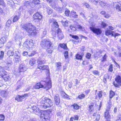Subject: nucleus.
I'll return each instance as SVG.
<instances>
[{
  "label": "nucleus",
  "instance_id": "44",
  "mask_svg": "<svg viewBox=\"0 0 121 121\" xmlns=\"http://www.w3.org/2000/svg\"><path fill=\"white\" fill-rule=\"evenodd\" d=\"M82 31H84L85 30L84 28L79 25L77 26Z\"/></svg>",
  "mask_w": 121,
  "mask_h": 121
},
{
  "label": "nucleus",
  "instance_id": "64",
  "mask_svg": "<svg viewBox=\"0 0 121 121\" xmlns=\"http://www.w3.org/2000/svg\"><path fill=\"white\" fill-rule=\"evenodd\" d=\"M64 94L65 95H64V96L67 99H69L70 98L69 97V96L67 95L65 93H64Z\"/></svg>",
  "mask_w": 121,
  "mask_h": 121
},
{
  "label": "nucleus",
  "instance_id": "23",
  "mask_svg": "<svg viewBox=\"0 0 121 121\" xmlns=\"http://www.w3.org/2000/svg\"><path fill=\"white\" fill-rule=\"evenodd\" d=\"M105 33L106 35L108 36L109 35H111L112 36L114 35V32L110 30H106L105 31Z\"/></svg>",
  "mask_w": 121,
  "mask_h": 121
},
{
  "label": "nucleus",
  "instance_id": "14",
  "mask_svg": "<svg viewBox=\"0 0 121 121\" xmlns=\"http://www.w3.org/2000/svg\"><path fill=\"white\" fill-rule=\"evenodd\" d=\"M26 67L25 64H22L20 65L19 68L20 72H24L26 70Z\"/></svg>",
  "mask_w": 121,
  "mask_h": 121
},
{
  "label": "nucleus",
  "instance_id": "16",
  "mask_svg": "<svg viewBox=\"0 0 121 121\" xmlns=\"http://www.w3.org/2000/svg\"><path fill=\"white\" fill-rule=\"evenodd\" d=\"M54 100L55 104L56 105H58L60 102V100L59 96L58 94H56L54 96Z\"/></svg>",
  "mask_w": 121,
  "mask_h": 121
},
{
  "label": "nucleus",
  "instance_id": "5",
  "mask_svg": "<svg viewBox=\"0 0 121 121\" xmlns=\"http://www.w3.org/2000/svg\"><path fill=\"white\" fill-rule=\"evenodd\" d=\"M52 44L50 40L48 39H42L40 45L43 48H45L46 47Z\"/></svg>",
  "mask_w": 121,
  "mask_h": 121
},
{
  "label": "nucleus",
  "instance_id": "36",
  "mask_svg": "<svg viewBox=\"0 0 121 121\" xmlns=\"http://www.w3.org/2000/svg\"><path fill=\"white\" fill-rule=\"evenodd\" d=\"M104 117L107 119L110 117V116L109 114V113L108 111H107L106 112H105Z\"/></svg>",
  "mask_w": 121,
  "mask_h": 121
},
{
  "label": "nucleus",
  "instance_id": "13",
  "mask_svg": "<svg viewBox=\"0 0 121 121\" xmlns=\"http://www.w3.org/2000/svg\"><path fill=\"white\" fill-rule=\"evenodd\" d=\"M11 23V20L10 19L9 20L6 22V26L7 27H6L5 29L6 32V33H8V35L9 34V32L11 30V28L9 27L10 26Z\"/></svg>",
  "mask_w": 121,
  "mask_h": 121
},
{
  "label": "nucleus",
  "instance_id": "25",
  "mask_svg": "<svg viewBox=\"0 0 121 121\" xmlns=\"http://www.w3.org/2000/svg\"><path fill=\"white\" fill-rule=\"evenodd\" d=\"M7 40V38L5 37L2 38L0 40V43L2 44H3L4 43L6 42Z\"/></svg>",
  "mask_w": 121,
  "mask_h": 121
},
{
  "label": "nucleus",
  "instance_id": "6",
  "mask_svg": "<svg viewBox=\"0 0 121 121\" xmlns=\"http://www.w3.org/2000/svg\"><path fill=\"white\" fill-rule=\"evenodd\" d=\"M0 77L3 78L5 81L9 79V77L7 74V72L1 67H0Z\"/></svg>",
  "mask_w": 121,
  "mask_h": 121
},
{
  "label": "nucleus",
  "instance_id": "4",
  "mask_svg": "<svg viewBox=\"0 0 121 121\" xmlns=\"http://www.w3.org/2000/svg\"><path fill=\"white\" fill-rule=\"evenodd\" d=\"M49 22L51 23H52V35L53 37H54L55 36L56 34V30L59 29L58 28L59 25L58 24L57 22L54 21V20L52 19H50Z\"/></svg>",
  "mask_w": 121,
  "mask_h": 121
},
{
  "label": "nucleus",
  "instance_id": "51",
  "mask_svg": "<svg viewBox=\"0 0 121 121\" xmlns=\"http://www.w3.org/2000/svg\"><path fill=\"white\" fill-rule=\"evenodd\" d=\"M85 96V95L83 94L79 95L78 96V98L81 99H82L84 98Z\"/></svg>",
  "mask_w": 121,
  "mask_h": 121
},
{
  "label": "nucleus",
  "instance_id": "34",
  "mask_svg": "<svg viewBox=\"0 0 121 121\" xmlns=\"http://www.w3.org/2000/svg\"><path fill=\"white\" fill-rule=\"evenodd\" d=\"M109 76L108 74H105L104 75V76L103 81L105 83H106L107 82V78H108Z\"/></svg>",
  "mask_w": 121,
  "mask_h": 121
},
{
  "label": "nucleus",
  "instance_id": "18",
  "mask_svg": "<svg viewBox=\"0 0 121 121\" xmlns=\"http://www.w3.org/2000/svg\"><path fill=\"white\" fill-rule=\"evenodd\" d=\"M34 19H38L39 20H40L42 17L41 15L39 13H36L33 16Z\"/></svg>",
  "mask_w": 121,
  "mask_h": 121
},
{
  "label": "nucleus",
  "instance_id": "43",
  "mask_svg": "<svg viewBox=\"0 0 121 121\" xmlns=\"http://www.w3.org/2000/svg\"><path fill=\"white\" fill-rule=\"evenodd\" d=\"M12 45V43L10 42H8L7 44V45L6 47L7 48H10L11 47Z\"/></svg>",
  "mask_w": 121,
  "mask_h": 121
},
{
  "label": "nucleus",
  "instance_id": "48",
  "mask_svg": "<svg viewBox=\"0 0 121 121\" xmlns=\"http://www.w3.org/2000/svg\"><path fill=\"white\" fill-rule=\"evenodd\" d=\"M116 121H121V115H119L117 116Z\"/></svg>",
  "mask_w": 121,
  "mask_h": 121
},
{
  "label": "nucleus",
  "instance_id": "49",
  "mask_svg": "<svg viewBox=\"0 0 121 121\" xmlns=\"http://www.w3.org/2000/svg\"><path fill=\"white\" fill-rule=\"evenodd\" d=\"M99 0H90L92 2H94V3L96 5L97 4L98 1Z\"/></svg>",
  "mask_w": 121,
  "mask_h": 121
},
{
  "label": "nucleus",
  "instance_id": "52",
  "mask_svg": "<svg viewBox=\"0 0 121 121\" xmlns=\"http://www.w3.org/2000/svg\"><path fill=\"white\" fill-rule=\"evenodd\" d=\"M95 75H98L99 73V72L97 70H94L92 72Z\"/></svg>",
  "mask_w": 121,
  "mask_h": 121
},
{
  "label": "nucleus",
  "instance_id": "46",
  "mask_svg": "<svg viewBox=\"0 0 121 121\" xmlns=\"http://www.w3.org/2000/svg\"><path fill=\"white\" fill-rule=\"evenodd\" d=\"M70 29L73 31H75L76 30V28L73 25H71L70 26Z\"/></svg>",
  "mask_w": 121,
  "mask_h": 121
},
{
  "label": "nucleus",
  "instance_id": "41",
  "mask_svg": "<svg viewBox=\"0 0 121 121\" xmlns=\"http://www.w3.org/2000/svg\"><path fill=\"white\" fill-rule=\"evenodd\" d=\"M4 54L3 52L1 51L0 53V59L1 60L4 57Z\"/></svg>",
  "mask_w": 121,
  "mask_h": 121
},
{
  "label": "nucleus",
  "instance_id": "10",
  "mask_svg": "<svg viewBox=\"0 0 121 121\" xmlns=\"http://www.w3.org/2000/svg\"><path fill=\"white\" fill-rule=\"evenodd\" d=\"M90 29L94 33L96 34L97 35H100L102 33L101 30L99 28L91 27H90Z\"/></svg>",
  "mask_w": 121,
  "mask_h": 121
},
{
  "label": "nucleus",
  "instance_id": "50",
  "mask_svg": "<svg viewBox=\"0 0 121 121\" xmlns=\"http://www.w3.org/2000/svg\"><path fill=\"white\" fill-rule=\"evenodd\" d=\"M108 71L110 72H112L113 71L112 65H110Z\"/></svg>",
  "mask_w": 121,
  "mask_h": 121
},
{
  "label": "nucleus",
  "instance_id": "31",
  "mask_svg": "<svg viewBox=\"0 0 121 121\" xmlns=\"http://www.w3.org/2000/svg\"><path fill=\"white\" fill-rule=\"evenodd\" d=\"M59 45L61 48H63L64 49H66L67 48V47L66 44L64 43L63 44H59Z\"/></svg>",
  "mask_w": 121,
  "mask_h": 121
},
{
  "label": "nucleus",
  "instance_id": "9",
  "mask_svg": "<svg viewBox=\"0 0 121 121\" xmlns=\"http://www.w3.org/2000/svg\"><path fill=\"white\" fill-rule=\"evenodd\" d=\"M33 45V40H26L24 43L23 46L24 47H26V48L31 47Z\"/></svg>",
  "mask_w": 121,
  "mask_h": 121
},
{
  "label": "nucleus",
  "instance_id": "8",
  "mask_svg": "<svg viewBox=\"0 0 121 121\" xmlns=\"http://www.w3.org/2000/svg\"><path fill=\"white\" fill-rule=\"evenodd\" d=\"M40 117L44 121H48L49 119L48 113L46 111H43L40 114Z\"/></svg>",
  "mask_w": 121,
  "mask_h": 121
},
{
  "label": "nucleus",
  "instance_id": "15",
  "mask_svg": "<svg viewBox=\"0 0 121 121\" xmlns=\"http://www.w3.org/2000/svg\"><path fill=\"white\" fill-rule=\"evenodd\" d=\"M57 36L60 40L64 38V35L62 33L61 30L60 29H58L57 31Z\"/></svg>",
  "mask_w": 121,
  "mask_h": 121
},
{
  "label": "nucleus",
  "instance_id": "39",
  "mask_svg": "<svg viewBox=\"0 0 121 121\" xmlns=\"http://www.w3.org/2000/svg\"><path fill=\"white\" fill-rule=\"evenodd\" d=\"M19 17L17 16H15L13 18V22H16L19 19Z\"/></svg>",
  "mask_w": 121,
  "mask_h": 121
},
{
  "label": "nucleus",
  "instance_id": "1",
  "mask_svg": "<svg viewBox=\"0 0 121 121\" xmlns=\"http://www.w3.org/2000/svg\"><path fill=\"white\" fill-rule=\"evenodd\" d=\"M51 86V81L49 78H48L46 81H42L40 82L37 83L34 86V88L39 89L40 88H43L48 90L50 88Z\"/></svg>",
  "mask_w": 121,
  "mask_h": 121
},
{
  "label": "nucleus",
  "instance_id": "60",
  "mask_svg": "<svg viewBox=\"0 0 121 121\" xmlns=\"http://www.w3.org/2000/svg\"><path fill=\"white\" fill-rule=\"evenodd\" d=\"M101 25L103 27H105L107 26V24L106 23L103 22H102Z\"/></svg>",
  "mask_w": 121,
  "mask_h": 121
},
{
  "label": "nucleus",
  "instance_id": "57",
  "mask_svg": "<svg viewBox=\"0 0 121 121\" xmlns=\"http://www.w3.org/2000/svg\"><path fill=\"white\" fill-rule=\"evenodd\" d=\"M73 118L74 120H78V117L77 115H74L73 117Z\"/></svg>",
  "mask_w": 121,
  "mask_h": 121
},
{
  "label": "nucleus",
  "instance_id": "61",
  "mask_svg": "<svg viewBox=\"0 0 121 121\" xmlns=\"http://www.w3.org/2000/svg\"><path fill=\"white\" fill-rule=\"evenodd\" d=\"M18 84L20 86H21V87L23 85V83L21 81H19L18 82Z\"/></svg>",
  "mask_w": 121,
  "mask_h": 121
},
{
  "label": "nucleus",
  "instance_id": "45",
  "mask_svg": "<svg viewBox=\"0 0 121 121\" xmlns=\"http://www.w3.org/2000/svg\"><path fill=\"white\" fill-rule=\"evenodd\" d=\"M70 35L74 39L77 40H78L79 39L77 35H72L71 34H70Z\"/></svg>",
  "mask_w": 121,
  "mask_h": 121
},
{
  "label": "nucleus",
  "instance_id": "42",
  "mask_svg": "<svg viewBox=\"0 0 121 121\" xmlns=\"http://www.w3.org/2000/svg\"><path fill=\"white\" fill-rule=\"evenodd\" d=\"M107 57V56L106 54H104L103 57L101 61L102 62H103L106 61V58Z\"/></svg>",
  "mask_w": 121,
  "mask_h": 121
},
{
  "label": "nucleus",
  "instance_id": "11",
  "mask_svg": "<svg viewBox=\"0 0 121 121\" xmlns=\"http://www.w3.org/2000/svg\"><path fill=\"white\" fill-rule=\"evenodd\" d=\"M115 80L117 84L114 83L113 84L115 86L117 87H118V85L121 86V77L120 76H117L115 79Z\"/></svg>",
  "mask_w": 121,
  "mask_h": 121
},
{
  "label": "nucleus",
  "instance_id": "54",
  "mask_svg": "<svg viewBox=\"0 0 121 121\" xmlns=\"http://www.w3.org/2000/svg\"><path fill=\"white\" fill-rule=\"evenodd\" d=\"M102 92L101 91H99L97 94L99 97V98L101 97L102 96Z\"/></svg>",
  "mask_w": 121,
  "mask_h": 121
},
{
  "label": "nucleus",
  "instance_id": "29",
  "mask_svg": "<svg viewBox=\"0 0 121 121\" xmlns=\"http://www.w3.org/2000/svg\"><path fill=\"white\" fill-rule=\"evenodd\" d=\"M71 14L72 16L75 18H77L78 17V15L77 14L76 12L73 11H72L71 12Z\"/></svg>",
  "mask_w": 121,
  "mask_h": 121
},
{
  "label": "nucleus",
  "instance_id": "21",
  "mask_svg": "<svg viewBox=\"0 0 121 121\" xmlns=\"http://www.w3.org/2000/svg\"><path fill=\"white\" fill-rule=\"evenodd\" d=\"M84 55V53L82 52L81 55L77 54L76 55V58L77 60H81L82 59L83 56Z\"/></svg>",
  "mask_w": 121,
  "mask_h": 121
},
{
  "label": "nucleus",
  "instance_id": "28",
  "mask_svg": "<svg viewBox=\"0 0 121 121\" xmlns=\"http://www.w3.org/2000/svg\"><path fill=\"white\" fill-rule=\"evenodd\" d=\"M62 25L64 26H67L68 25V21L67 20L66 21H61Z\"/></svg>",
  "mask_w": 121,
  "mask_h": 121
},
{
  "label": "nucleus",
  "instance_id": "19",
  "mask_svg": "<svg viewBox=\"0 0 121 121\" xmlns=\"http://www.w3.org/2000/svg\"><path fill=\"white\" fill-rule=\"evenodd\" d=\"M53 46L52 44L51 45L46 47V48H47L46 51L47 52L50 54H51L52 53Z\"/></svg>",
  "mask_w": 121,
  "mask_h": 121
},
{
  "label": "nucleus",
  "instance_id": "59",
  "mask_svg": "<svg viewBox=\"0 0 121 121\" xmlns=\"http://www.w3.org/2000/svg\"><path fill=\"white\" fill-rule=\"evenodd\" d=\"M56 115L58 117H60L62 115V113L60 112H57Z\"/></svg>",
  "mask_w": 121,
  "mask_h": 121
},
{
  "label": "nucleus",
  "instance_id": "30",
  "mask_svg": "<svg viewBox=\"0 0 121 121\" xmlns=\"http://www.w3.org/2000/svg\"><path fill=\"white\" fill-rule=\"evenodd\" d=\"M56 9L60 13H61L64 12V9L63 8H61L59 7H58L57 9Z\"/></svg>",
  "mask_w": 121,
  "mask_h": 121
},
{
  "label": "nucleus",
  "instance_id": "37",
  "mask_svg": "<svg viewBox=\"0 0 121 121\" xmlns=\"http://www.w3.org/2000/svg\"><path fill=\"white\" fill-rule=\"evenodd\" d=\"M32 3L34 4H38L40 3V1L39 0H33Z\"/></svg>",
  "mask_w": 121,
  "mask_h": 121
},
{
  "label": "nucleus",
  "instance_id": "62",
  "mask_svg": "<svg viewBox=\"0 0 121 121\" xmlns=\"http://www.w3.org/2000/svg\"><path fill=\"white\" fill-rule=\"evenodd\" d=\"M0 5L2 6L4 5V2L3 0H0Z\"/></svg>",
  "mask_w": 121,
  "mask_h": 121
},
{
  "label": "nucleus",
  "instance_id": "17",
  "mask_svg": "<svg viewBox=\"0 0 121 121\" xmlns=\"http://www.w3.org/2000/svg\"><path fill=\"white\" fill-rule=\"evenodd\" d=\"M113 6L117 10L119 11H121V2H119L117 3H115L114 4Z\"/></svg>",
  "mask_w": 121,
  "mask_h": 121
},
{
  "label": "nucleus",
  "instance_id": "7",
  "mask_svg": "<svg viewBox=\"0 0 121 121\" xmlns=\"http://www.w3.org/2000/svg\"><path fill=\"white\" fill-rule=\"evenodd\" d=\"M46 60H39L38 61V65L37 66L38 69H40L44 70L48 69V65L41 66L40 65H42L45 63Z\"/></svg>",
  "mask_w": 121,
  "mask_h": 121
},
{
  "label": "nucleus",
  "instance_id": "24",
  "mask_svg": "<svg viewBox=\"0 0 121 121\" xmlns=\"http://www.w3.org/2000/svg\"><path fill=\"white\" fill-rule=\"evenodd\" d=\"M31 4L30 0H26L24 3V5L26 7H28Z\"/></svg>",
  "mask_w": 121,
  "mask_h": 121
},
{
  "label": "nucleus",
  "instance_id": "47",
  "mask_svg": "<svg viewBox=\"0 0 121 121\" xmlns=\"http://www.w3.org/2000/svg\"><path fill=\"white\" fill-rule=\"evenodd\" d=\"M91 56V54L89 53H87L86 55V58L89 59L90 58Z\"/></svg>",
  "mask_w": 121,
  "mask_h": 121
},
{
  "label": "nucleus",
  "instance_id": "2",
  "mask_svg": "<svg viewBox=\"0 0 121 121\" xmlns=\"http://www.w3.org/2000/svg\"><path fill=\"white\" fill-rule=\"evenodd\" d=\"M40 105L44 108H49L52 106V101L47 97H43L41 99Z\"/></svg>",
  "mask_w": 121,
  "mask_h": 121
},
{
  "label": "nucleus",
  "instance_id": "35",
  "mask_svg": "<svg viewBox=\"0 0 121 121\" xmlns=\"http://www.w3.org/2000/svg\"><path fill=\"white\" fill-rule=\"evenodd\" d=\"M70 13V11L67 9H65V15L67 17L69 16Z\"/></svg>",
  "mask_w": 121,
  "mask_h": 121
},
{
  "label": "nucleus",
  "instance_id": "12",
  "mask_svg": "<svg viewBox=\"0 0 121 121\" xmlns=\"http://www.w3.org/2000/svg\"><path fill=\"white\" fill-rule=\"evenodd\" d=\"M28 94H24L21 95H19L17 96L15 99L18 101H21L23 99H24L27 96Z\"/></svg>",
  "mask_w": 121,
  "mask_h": 121
},
{
  "label": "nucleus",
  "instance_id": "3",
  "mask_svg": "<svg viewBox=\"0 0 121 121\" xmlns=\"http://www.w3.org/2000/svg\"><path fill=\"white\" fill-rule=\"evenodd\" d=\"M22 27L30 35L33 33L35 29V26L31 23L24 24L22 26Z\"/></svg>",
  "mask_w": 121,
  "mask_h": 121
},
{
  "label": "nucleus",
  "instance_id": "63",
  "mask_svg": "<svg viewBox=\"0 0 121 121\" xmlns=\"http://www.w3.org/2000/svg\"><path fill=\"white\" fill-rule=\"evenodd\" d=\"M5 118V117L4 116L3 114L0 115V119H2V120H4Z\"/></svg>",
  "mask_w": 121,
  "mask_h": 121
},
{
  "label": "nucleus",
  "instance_id": "38",
  "mask_svg": "<svg viewBox=\"0 0 121 121\" xmlns=\"http://www.w3.org/2000/svg\"><path fill=\"white\" fill-rule=\"evenodd\" d=\"M99 4L102 7L105 6H107V4L102 1H101L99 2Z\"/></svg>",
  "mask_w": 121,
  "mask_h": 121
},
{
  "label": "nucleus",
  "instance_id": "58",
  "mask_svg": "<svg viewBox=\"0 0 121 121\" xmlns=\"http://www.w3.org/2000/svg\"><path fill=\"white\" fill-rule=\"evenodd\" d=\"M47 34V31L46 30H44L43 31V34L42 35V37L45 36V35Z\"/></svg>",
  "mask_w": 121,
  "mask_h": 121
},
{
  "label": "nucleus",
  "instance_id": "20",
  "mask_svg": "<svg viewBox=\"0 0 121 121\" xmlns=\"http://www.w3.org/2000/svg\"><path fill=\"white\" fill-rule=\"evenodd\" d=\"M45 9L48 14H50L52 13L53 12L52 9L48 6L46 7L45 8Z\"/></svg>",
  "mask_w": 121,
  "mask_h": 121
},
{
  "label": "nucleus",
  "instance_id": "55",
  "mask_svg": "<svg viewBox=\"0 0 121 121\" xmlns=\"http://www.w3.org/2000/svg\"><path fill=\"white\" fill-rule=\"evenodd\" d=\"M7 63V66H9L12 64V62L11 61H10L6 63Z\"/></svg>",
  "mask_w": 121,
  "mask_h": 121
},
{
  "label": "nucleus",
  "instance_id": "56",
  "mask_svg": "<svg viewBox=\"0 0 121 121\" xmlns=\"http://www.w3.org/2000/svg\"><path fill=\"white\" fill-rule=\"evenodd\" d=\"M35 54V52L33 51L30 54H29L28 56H33Z\"/></svg>",
  "mask_w": 121,
  "mask_h": 121
},
{
  "label": "nucleus",
  "instance_id": "53",
  "mask_svg": "<svg viewBox=\"0 0 121 121\" xmlns=\"http://www.w3.org/2000/svg\"><path fill=\"white\" fill-rule=\"evenodd\" d=\"M64 56L65 58L66 59L68 58V52L67 51H65L64 54Z\"/></svg>",
  "mask_w": 121,
  "mask_h": 121
},
{
  "label": "nucleus",
  "instance_id": "27",
  "mask_svg": "<svg viewBox=\"0 0 121 121\" xmlns=\"http://www.w3.org/2000/svg\"><path fill=\"white\" fill-rule=\"evenodd\" d=\"M35 60L33 58H31L30 61V64L32 66L35 63Z\"/></svg>",
  "mask_w": 121,
  "mask_h": 121
},
{
  "label": "nucleus",
  "instance_id": "22",
  "mask_svg": "<svg viewBox=\"0 0 121 121\" xmlns=\"http://www.w3.org/2000/svg\"><path fill=\"white\" fill-rule=\"evenodd\" d=\"M56 70H60L61 68V63L60 62L56 63Z\"/></svg>",
  "mask_w": 121,
  "mask_h": 121
},
{
  "label": "nucleus",
  "instance_id": "32",
  "mask_svg": "<svg viewBox=\"0 0 121 121\" xmlns=\"http://www.w3.org/2000/svg\"><path fill=\"white\" fill-rule=\"evenodd\" d=\"M115 93L114 92L112 91H110L109 97L110 99L112 98L115 95Z\"/></svg>",
  "mask_w": 121,
  "mask_h": 121
},
{
  "label": "nucleus",
  "instance_id": "33",
  "mask_svg": "<svg viewBox=\"0 0 121 121\" xmlns=\"http://www.w3.org/2000/svg\"><path fill=\"white\" fill-rule=\"evenodd\" d=\"M36 108V106H34L33 107V109L34 110V111L35 112V113L37 115H38L39 114H40V112L39 110L38 111H37V110L35 109V108ZM37 108H36V109H37Z\"/></svg>",
  "mask_w": 121,
  "mask_h": 121
},
{
  "label": "nucleus",
  "instance_id": "26",
  "mask_svg": "<svg viewBox=\"0 0 121 121\" xmlns=\"http://www.w3.org/2000/svg\"><path fill=\"white\" fill-rule=\"evenodd\" d=\"M7 55L9 56H13L14 54V52L13 49L9 50L7 52Z\"/></svg>",
  "mask_w": 121,
  "mask_h": 121
},
{
  "label": "nucleus",
  "instance_id": "40",
  "mask_svg": "<svg viewBox=\"0 0 121 121\" xmlns=\"http://www.w3.org/2000/svg\"><path fill=\"white\" fill-rule=\"evenodd\" d=\"M74 109H78L79 108V106L77 104H74L72 105Z\"/></svg>",
  "mask_w": 121,
  "mask_h": 121
}]
</instances>
